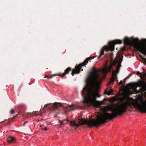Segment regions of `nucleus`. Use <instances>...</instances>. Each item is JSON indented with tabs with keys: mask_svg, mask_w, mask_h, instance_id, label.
Listing matches in <instances>:
<instances>
[{
	"mask_svg": "<svg viewBox=\"0 0 146 146\" xmlns=\"http://www.w3.org/2000/svg\"><path fill=\"white\" fill-rule=\"evenodd\" d=\"M71 70V69L70 68H66L64 72L62 74H54L51 75L50 77H49L47 76L46 75L45 76L44 78L46 77L47 78H52V77L55 76H59L60 77H63L66 74H67L68 73L69 71Z\"/></svg>",
	"mask_w": 146,
	"mask_h": 146,
	"instance_id": "obj_7",
	"label": "nucleus"
},
{
	"mask_svg": "<svg viewBox=\"0 0 146 146\" xmlns=\"http://www.w3.org/2000/svg\"><path fill=\"white\" fill-rule=\"evenodd\" d=\"M137 74H141V73L139 72H137Z\"/></svg>",
	"mask_w": 146,
	"mask_h": 146,
	"instance_id": "obj_21",
	"label": "nucleus"
},
{
	"mask_svg": "<svg viewBox=\"0 0 146 146\" xmlns=\"http://www.w3.org/2000/svg\"><path fill=\"white\" fill-rule=\"evenodd\" d=\"M136 48L141 53L146 55V44L137 45L136 46Z\"/></svg>",
	"mask_w": 146,
	"mask_h": 146,
	"instance_id": "obj_6",
	"label": "nucleus"
},
{
	"mask_svg": "<svg viewBox=\"0 0 146 146\" xmlns=\"http://www.w3.org/2000/svg\"><path fill=\"white\" fill-rule=\"evenodd\" d=\"M7 141L10 144L12 143L15 142L16 141L15 138L12 136H9L7 138Z\"/></svg>",
	"mask_w": 146,
	"mask_h": 146,
	"instance_id": "obj_11",
	"label": "nucleus"
},
{
	"mask_svg": "<svg viewBox=\"0 0 146 146\" xmlns=\"http://www.w3.org/2000/svg\"><path fill=\"white\" fill-rule=\"evenodd\" d=\"M59 106L62 107L60 103L56 102L54 103H50L45 105L44 108H46L48 110H51L52 109L55 110H57ZM63 107L66 110H67L68 108H69L72 110H73L75 108V106L73 105L71 106L68 105V107L64 106H63Z\"/></svg>",
	"mask_w": 146,
	"mask_h": 146,
	"instance_id": "obj_3",
	"label": "nucleus"
},
{
	"mask_svg": "<svg viewBox=\"0 0 146 146\" xmlns=\"http://www.w3.org/2000/svg\"><path fill=\"white\" fill-rule=\"evenodd\" d=\"M125 50V48H122V49H121V50Z\"/></svg>",
	"mask_w": 146,
	"mask_h": 146,
	"instance_id": "obj_23",
	"label": "nucleus"
},
{
	"mask_svg": "<svg viewBox=\"0 0 146 146\" xmlns=\"http://www.w3.org/2000/svg\"><path fill=\"white\" fill-rule=\"evenodd\" d=\"M99 71L95 68H92L86 80V83L90 88L85 86L82 92V96L83 97V103L88 107L93 106L98 108L102 103L96 101V98L99 97L98 91L94 88L100 84L101 79L99 78Z\"/></svg>",
	"mask_w": 146,
	"mask_h": 146,
	"instance_id": "obj_1",
	"label": "nucleus"
},
{
	"mask_svg": "<svg viewBox=\"0 0 146 146\" xmlns=\"http://www.w3.org/2000/svg\"><path fill=\"white\" fill-rule=\"evenodd\" d=\"M112 92H113L112 90H111L109 92H108V93H107V94L108 95H110L111 94V93H112Z\"/></svg>",
	"mask_w": 146,
	"mask_h": 146,
	"instance_id": "obj_15",
	"label": "nucleus"
},
{
	"mask_svg": "<svg viewBox=\"0 0 146 146\" xmlns=\"http://www.w3.org/2000/svg\"><path fill=\"white\" fill-rule=\"evenodd\" d=\"M122 43V41L119 39L115 40L112 41H110L108 43V45L104 46L101 49L100 54L98 56V58L99 60L101 59L102 56L104 55V52L106 51L108 52L109 50L110 51H113L114 50L115 45L117 44H121Z\"/></svg>",
	"mask_w": 146,
	"mask_h": 146,
	"instance_id": "obj_2",
	"label": "nucleus"
},
{
	"mask_svg": "<svg viewBox=\"0 0 146 146\" xmlns=\"http://www.w3.org/2000/svg\"><path fill=\"white\" fill-rule=\"evenodd\" d=\"M123 41L125 44L131 45L132 44V42L127 37L125 38Z\"/></svg>",
	"mask_w": 146,
	"mask_h": 146,
	"instance_id": "obj_10",
	"label": "nucleus"
},
{
	"mask_svg": "<svg viewBox=\"0 0 146 146\" xmlns=\"http://www.w3.org/2000/svg\"><path fill=\"white\" fill-rule=\"evenodd\" d=\"M113 64H111L109 66H106L102 71V73L104 74H106L108 72H110L112 68Z\"/></svg>",
	"mask_w": 146,
	"mask_h": 146,
	"instance_id": "obj_8",
	"label": "nucleus"
},
{
	"mask_svg": "<svg viewBox=\"0 0 146 146\" xmlns=\"http://www.w3.org/2000/svg\"><path fill=\"white\" fill-rule=\"evenodd\" d=\"M44 129V131H46V130H48V129H47V128H43Z\"/></svg>",
	"mask_w": 146,
	"mask_h": 146,
	"instance_id": "obj_22",
	"label": "nucleus"
},
{
	"mask_svg": "<svg viewBox=\"0 0 146 146\" xmlns=\"http://www.w3.org/2000/svg\"><path fill=\"white\" fill-rule=\"evenodd\" d=\"M10 113L11 114H13L15 113L14 111L12 109L11 110Z\"/></svg>",
	"mask_w": 146,
	"mask_h": 146,
	"instance_id": "obj_16",
	"label": "nucleus"
},
{
	"mask_svg": "<svg viewBox=\"0 0 146 146\" xmlns=\"http://www.w3.org/2000/svg\"><path fill=\"white\" fill-rule=\"evenodd\" d=\"M81 128H64L65 129H63V130L67 132L68 133L70 132H72L74 131H76L79 132L81 131Z\"/></svg>",
	"mask_w": 146,
	"mask_h": 146,
	"instance_id": "obj_9",
	"label": "nucleus"
},
{
	"mask_svg": "<svg viewBox=\"0 0 146 146\" xmlns=\"http://www.w3.org/2000/svg\"><path fill=\"white\" fill-rule=\"evenodd\" d=\"M14 131L15 132L17 133H19L20 132L19 131Z\"/></svg>",
	"mask_w": 146,
	"mask_h": 146,
	"instance_id": "obj_19",
	"label": "nucleus"
},
{
	"mask_svg": "<svg viewBox=\"0 0 146 146\" xmlns=\"http://www.w3.org/2000/svg\"><path fill=\"white\" fill-rule=\"evenodd\" d=\"M145 84V83L144 81L140 80L138 82V86L142 87Z\"/></svg>",
	"mask_w": 146,
	"mask_h": 146,
	"instance_id": "obj_13",
	"label": "nucleus"
},
{
	"mask_svg": "<svg viewBox=\"0 0 146 146\" xmlns=\"http://www.w3.org/2000/svg\"><path fill=\"white\" fill-rule=\"evenodd\" d=\"M119 84H123V82L121 81L119 82Z\"/></svg>",
	"mask_w": 146,
	"mask_h": 146,
	"instance_id": "obj_20",
	"label": "nucleus"
},
{
	"mask_svg": "<svg viewBox=\"0 0 146 146\" xmlns=\"http://www.w3.org/2000/svg\"><path fill=\"white\" fill-rule=\"evenodd\" d=\"M68 110L70 111H71V110H70V109H69Z\"/></svg>",
	"mask_w": 146,
	"mask_h": 146,
	"instance_id": "obj_24",
	"label": "nucleus"
},
{
	"mask_svg": "<svg viewBox=\"0 0 146 146\" xmlns=\"http://www.w3.org/2000/svg\"><path fill=\"white\" fill-rule=\"evenodd\" d=\"M94 58V57H93L92 58L90 57L87 58L82 63L79 64L77 66H75V69L73 70H72V72L71 73L72 75L74 76L75 73L78 74L80 71V70L82 66L86 65L88 63V61L90 62V60Z\"/></svg>",
	"mask_w": 146,
	"mask_h": 146,
	"instance_id": "obj_4",
	"label": "nucleus"
},
{
	"mask_svg": "<svg viewBox=\"0 0 146 146\" xmlns=\"http://www.w3.org/2000/svg\"><path fill=\"white\" fill-rule=\"evenodd\" d=\"M121 62L122 60H120L118 65L116 67V70L114 72L113 70L112 71V76L110 79V81L108 84V85L110 84L111 83H113L115 79L117 78V74L119 72L120 67L121 66Z\"/></svg>",
	"mask_w": 146,
	"mask_h": 146,
	"instance_id": "obj_5",
	"label": "nucleus"
},
{
	"mask_svg": "<svg viewBox=\"0 0 146 146\" xmlns=\"http://www.w3.org/2000/svg\"><path fill=\"white\" fill-rule=\"evenodd\" d=\"M24 106L23 105H20L18 107L19 109H20V111H21V109L23 108L24 107Z\"/></svg>",
	"mask_w": 146,
	"mask_h": 146,
	"instance_id": "obj_14",
	"label": "nucleus"
},
{
	"mask_svg": "<svg viewBox=\"0 0 146 146\" xmlns=\"http://www.w3.org/2000/svg\"><path fill=\"white\" fill-rule=\"evenodd\" d=\"M39 127H41V126L40 125H39Z\"/></svg>",
	"mask_w": 146,
	"mask_h": 146,
	"instance_id": "obj_25",
	"label": "nucleus"
},
{
	"mask_svg": "<svg viewBox=\"0 0 146 146\" xmlns=\"http://www.w3.org/2000/svg\"><path fill=\"white\" fill-rule=\"evenodd\" d=\"M39 114H36V112L33 111L32 113H27V117H30L33 116V115H35V116H37L38 115H39Z\"/></svg>",
	"mask_w": 146,
	"mask_h": 146,
	"instance_id": "obj_12",
	"label": "nucleus"
},
{
	"mask_svg": "<svg viewBox=\"0 0 146 146\" xmlns=\"http://www.w3.org/2000/svg\"><path fill=\"white\" fill-rule=\"evenodd\" d=\"M110 56H112L113 54V53L112 52H111L110 53Z\"/></svg>",
	"mask_w": 146,
	"mask_h": 146,
	"instance_id": "obj_17",
	"label": "nucleus"
},
{
	"mask_svg": "<svg viewBox=\"0 0 146 146\" xmlns=\"http://www.w3.org/2000/svg\"><path fill=\"white\" fill-rule=\"evenodd\" d=\"M27 122H25L23 124L24 126H25L26 124H27Z\"/></svg>",
	"mask_w": 146,
	"mask_h": 146,
	"instance_id": "obj_18",
	"label": "nucleus"
}]
</instances>
